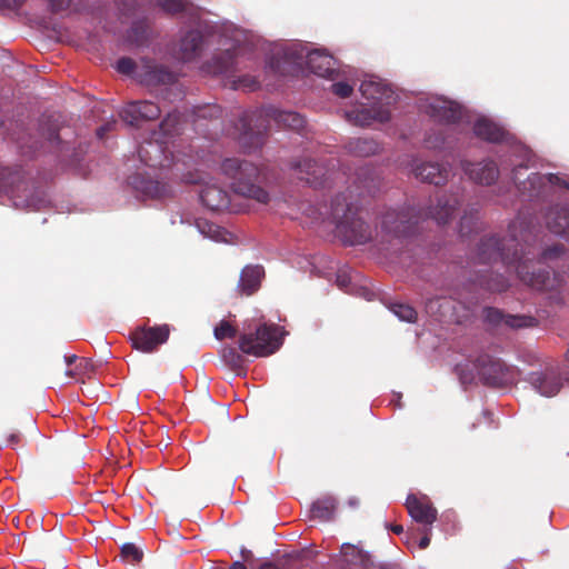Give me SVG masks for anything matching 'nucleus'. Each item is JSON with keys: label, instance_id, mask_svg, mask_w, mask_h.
<instances>
[{"label": "nucleus", "instance_id": "cd10ccee", "mask_svg": "<svg viewBox=\"0 0 569 569\" xmlns=\"http://www.w3.org/2000/svg\"><path fill=\"white\" fill-rule=\"evenodd\" d=\"M479 229V212L476 209L465 210L459 223V233L461 237H468Z\"/></svg>", "mask_w": 569, "mask_h": 569}, {"label": "nucleus", "instance_id": "f03ea898", "mask_svg": "<svg viewBox=\"0 0 569 569\" xmlns=\"http://www.w3.org/2000/svg\"><path fill=\"white\" fill-rule=\"evenodd\" d=\"M360 92L366 102L359 109L345 112L346 119L360 127L370 126L373 121H386L390 117L389 89L381 79L369 77L360 84Z\"/></svg>", "mask_w": 569, "mask_h": 569}, {"label": "nucleus", "instance_id": "393cba45", "mask_svg": "<svg viewBox=\"0 0 569 569\" xmlns=\"http://www.w3.org/2000/svg\"><path fill=\"white\" fill-rule=\"evenodd\" d=\"M337 501L332 497H325L315 501L311 506V513L313 518L321 521H329L333 518L336 512Z\"/></svg>", "mask_w": 569, "mask_h": 569}, {"label": "nucleus", "instance_id": "a18cd8bd", "mask_svg": "<svg viewBox=\"0 0 569 569\" xmlns=\"http://www.w3.org/2000/svg\"><path fill=\"white\" fill-rule=\"evenodd\" d=\"M240 555L243 561H248L252 557V552L247 548H241Z\"/></svg>", "mask_w": 569, "mask_h": 569}, {"label": "nucleus", "instance_id": "9b49d317", "mask_svg": "<svg viewBox=\"0 0 569 569\" xmlns=\"http://www.w3.org/2000/svg\"><path fill=\"white\" fill-rule=\"evenodd\" d=\"M332 217L341 231L345 233H350V243H362L371 238V234L368 232V228L362 220L353 219L349 223L348 214L345 212L342 207H340V204L333 206Z\"/></svg>", "mask_w": 569, "mask_h": 569}, {"label": "nucleus", "instance_id": "4468645a", "mask_svg": "<svg viewBox=\"0 0 569 569\" xmlns=\"http://www.w3.org/2000/svg\"><path fill=\"white\" fill-rule=\"evenodd\" d=\"M462 169L468 177L478 184L491 186L499 177V169L495 161L481 162L462 161Z\"/></svg>", "mask_w": 569, "mask_h": 569}, {"label": "nucleus", "instance_id": "f257e3e1", "mask_svg": "<svg viewBox=\"0 0 569 569\" xmlns=\"http://www.w3.org/2000/svg\"><path fill=\"white\" fill-rule=\"evenodd\" d=\"M531 222L520 213L508 228V237H483L477 246L476 259L479 263L500 260L508 268H515L518 278L539 291H557L562 286V277L548 270L536 271L531 263L538 250Z\"/></svg>", "mask_w": 569, "mask_h": 569}, {"label": "nucleus", "instance_id": "052dcab7", "mask_svg": "<svg viewBox=\"0 0 569 569\" xmlns=\"http://www.w3.org/2000/svg\"><path fill=\"white\" fill-rule=\"evenodd\" d=\"M416 540H417V537H416V536H415V537H412V541H413V543H416Z\"/></svg>", "mask_w": 569, "mask_h": 569}, {"label": "nucleus", "instance_id": "473e14b6", "mask_svg": "<svg viewBox=\"0 0 569 569\" xmlns=\"http://www.w3.org/2000/svg\"><path fill=\"white\" fill-rule=\"evenodd\" d=\"M234 52H231L230 49H226L224 57L217 58L214 61V67L212 68L213 73H226L229 72L234 64Z\"/></svg>", "mask_w": 569, "mask_h": 569}, {"label": "nucleus", "instance_id": "a878e982", "mask_svg": "<svg viewBox=\"0 0 569 569\" xmlns=\"http://www.w3.org/2000/svg\"><path fill=\"white\" fill-rule=\"evenodd\" d=\"M476 284L491 292H502L509 287L508 280L498 273L480 274L476 280Z\"/></svg>", "mask_w": 569, "mask_h": 569}, {"label": "nucleus", "instance_id": "2f4dec72", "mask_svg": "<svg viewBox=\"0 0 569 569\" xmlns=\"http://www.w3.org/2000/svg\"><path fill=\"white\" fill-rule=\"evenodd\" d=\"M446 144V132L443 129H431L426 138L425 146L430 150H439Z\"/></svg>", "mask_w": 569, "mask_h": 569}, {"label": "nucleus", "instance_id": "c756f323", "mask_svg": "<svg viewBox=\"0 0 569 569\" xmlns=\"http://www.w3.org/2000/svg\"><path fill=\"white\" fill-rule=\"evenodd\" d=\"M378 149L379 146L373 140L357 139L350 143V150L361 157L375 154Z\"/></svg>", "mask_w": 569, "mask_h": 569}, {"label": "nucleus", "instance_id": "2eb2a0df", "mask_svg": "<svg viewBox=\"0 0 569 569\" xmlns=\"http://www.w3.org/2000/svg\"><path fill=\"white\" fill-rule=\"evenodd\" d=\"M161 113L160 108L151 101L132 102L122 109L121 118L130 123L137 124L139 120H153Z\"/></svg>", "mask_w": 569, "mask_h": 569}, {"label": "nucleus", "instance_id": "09e8293b", "mask_svg": "<svg viewBox=\"0 0 569 569\" xmlns=\"http://www.w3.org/2000/svg\"><path fill=\"white\" fill-rule=\"evenodd\" d=\"M337 282L339 284L340 288H345L348 283V280L346 277H342V276H339L338 279H337Z\"/></svg>", "mask_w": 569, "mask_h": 569}, {"label": "nucleus", "instance_id": "9d476101", "mask_svg": "<svg viewBox=\"0 0 569 569\" xmlns=\"http://www.w3.org/2000/svg\"><path fill=\"white\" fill-rule=\"evenodd\" d=\"M485 320L492 326L505 325L511 329L533 328L538 326V320L528 315H509L493 307L483 309Z\"/></svg>", "mask_w": 569, "mask_h": 569}, {"label": "nucleus", "instance_id": "423d86ee", "mask_svg": "<svg viewBox=\"0 0 569 569\" xmlns=\"http://www.w3.org/2000/svg\"><path fill=\"white\" fill-rule=\"evenodd\" d=\"M116 68L118 72L133 77L147 86L168 83L173 80L171 72L150 60L142 59L136 62L130 58H121L118 60Z\"/></svg>", "mask_w": 569, "mask_h": 569}, {"label": "nucleus", "instance_id": "aec40b11", "mask_svg": "<svg viewBox=\"0 0 569 569\" xmlns=\"http://www.w3.org/2000/svg\"><path fill=\"white\" fill-rule=\"evenodd\" d=\"M340 555L345 563L367 567L373 565L372 557L358 545L342 543Z\"/></svg>", "mask_w": 569, "mask_h": 569}, {"label": "nucleus", "instance_id": "c85d7f7f", "mask_svg": "<svg viewBox=\"0 0 569 569\" xmlns=\"http://www.w3.org/2000/svg\"><path fill=\"white\" fill-rule=\"evenodd\" d=\"M391 218L388 211L380 213L376 218L375 232L376 239L389 241L391 237Z\"/></svg>", "mask_w": 569, "mask_h": 569}, {"label": "nucleus", "instance_id": "5fc2aeb1", "mask_svg": "<svg viewBox=\"0 0 569 569\" xmlns=\"http://www.w3.org/2000/svg\"><path fill=\"white\" fill-rule=\"evenodd\" d=\"M349 505H350V506H357V505H358V501H357V500H355V499H350V500H349Z\"/></svg>", "mask_w": 569, "mask_h": 569}, {"label": "nucleus", "instance_id": "13d9d810", "mask_svg": "<svg viewBox=\"0 0 569 569\" xmlns=\"http://www.w3.org/2000/svg\"><path fill=\"white\" fill-rule=\"evenodd\" d=\"M566 359L569 361V347H568V350L566 352Z\"/></svg>", "mask_w": 569, "mask_h": 569}, {"label": "nucleus", "instance_id": "4c0bfd02", "mask_svg": "<svg viewBox=\"0 0 569 569\" xmlns=\"http://www.w3.org/2000/svg\"><path fill=\"white\" fill-rule=\"evenodd\" d=\"M237 333V330L227 321H221L219 326L214 328V337L218 340H222L226 338H233Z\"/></svg>", "mask_w": 569, "mask_h": 569}, {"label": "nucleus", "instance_id": "6e6d98bb", "mask_svg": "<svg viewBox=\"0 0 569 569\" xmlns=\"http://www.w3.org/2000/svg\"><path fill=\"white\" fill-rule=\"evenodd\" d=\"M229 353H230V356H232V357H237V358H239V356H238L233 350H229Z\"/></svg>", "mask_w": 569, "mask_h": 569}, {"label": "nucleus", "instance_id": "ea45409f", "mask_svg": "<svg viewBox=\"0 0 569 569\" xmlns=\"http://www.w3.org/2000/svg\"><path fill=\"white\" fill-rule=\"evenodd\" d=\"M566 248L563 244H553L541 252V259L543 261L560 258L565 254Z\"/></svg>", "mask_w": 569, "mask_h": 569}, {"label": "nucleus", "instance_id": "bf43d9fd", "mask_svg": "<svg viewBox=\"0 0 569 569\" xmlns=\"http://www.w3.org/2000/svg\"><path fill=\"white\" fill-rule=\"evenodd\" d=\"M406 545H408V547L411 546V541L409 539L406 540Z\"/></svg>", "mask_w": 569, "mask_h": 569}, {"label": "nucleus", "instance_id": "de8ad7c7", "mask_svg": "<svg viewBox=\"0 0 569 569\" xmlns=\"http://www.w3.org/2000/svg\"><path fill=\"white\" fill-rule=\"evenodd\" d=\"M229 569H247L242 561H234Z\"/></svg>", "mask_w": 569, "mask_h": 569}, {"label": "nucleus", "instance_id": "ddd939ff", "mask_svg": "<svg viewBox=\"0 0 569 569\" xmlns=\"http://www.w3.org/2000/svg\"><path fill=\"white\" fill-rule=\"evenodd\" d=\"M406 507L411 518L423 527H431L437 520L438 511L427 497L409 495Z\"/></svg>", "mask_w": 569, "mask_h": 569}, {"label": "nucleus", "instance_id": "f8f14e48", "mask_svg": "<svg viewBox=\"0 0 569 569\" xmlns=\"http://www.w3.org/2000/svg\"><path fill=\"white\" fill-rule=\"evenodd\" d=\"M426 112L437 122L456 123L462 118V107L445 98H435L429 101Z\"/></svg>", "mask_w": 569, "mask_h": 569}, {"label": "nucleus", "instance_id": "6ab92c4d", "mask_svg": "<svg viewBox=\"0 0 569 569\" xmlns=\"http://www.w3.org/2000/svg\"><path fill=\"white\" fill-rule=\"evenodd\" d=\"M473 132L478 138L492 143L505 141L508 134L502 127L486 118L478 119L475 122Z\"/></svg>", "mask_w": 569, "mask_h": 569}, {"label": "nucleus", "instance_id": "58836bf2", "mask_svg": "<svg viewBox=\"0 0 569 569\" xmlns=\"http://www.w3.org/2000/svg\"><path fill=\"white\" fill-rule=\"evenodd\" d=\"M159 6L167 12L176 13L186 9V0H160Z\"/></svg>", "mask_w": 569, "mask_h": 569}, {"label": "nucleus", "instance_id": "864d4df0", "mask_svg": "<svg viewBox=\"0 0 569 569\" xmlns=\"http://www.w3.org/2000/svg\"><path fill=\"white\" fill-rule=\"evenodd\" d=\"M103 133H104V128H100V129H98L97 134H98L100 138H102Z\"/></svg>", "mask_w": 569, "mask_h": 569}, {"label": "nucleus", "instance_id": "72a5a7b5", "mask_svg": "<svg viewBox=\"0 0 569 569\" xmlns=\"http://www.w3.org/2000/svg\"><path fill=\"white\" fill-rule=\"evenodd\" d=\"M393 315L401 321L415 322L417 320V311L409 305L393 302Z\"/></svg>", "mask_w": 569, "mask_h": 569}, {"label": "nucleus", "instance_id": "a211bd4d", "mask_svg": "<svg viewBox=\"0 0 569 569\" xmlns=\"http://www.w3.org/2000/svg\"><path fill=\"white\" fill-rule=\"evenodd\" d=\"M200 199L211 210L229 208V194L216 183L206 184L200 192Z\"/></svg>", "mask_w": 569, "mask_h": 569}, {"label": "nucleus", "instance_id": "412c9836", "mask_svg": "<svg viewBox=\"0 0 569 569\" xmlns=\"http://www.w3.org/2000/svg\"><path fill=\"white\" fill-rule=\"evenodd\" d=\"M263 269L259 266H247L240 274L238 288L246 296L252 295L260 286Z\"/></svg>", "mask_w": 569, "mask_h": 569}, {"label": "nucleus", "instance_id": "8fccbe9b", "mask_svg": "<svg viewBox=\"0 0 569 569\" xmlns=\"http://www.w3.org/2000/svg\"><path fill=\"white\" fill-rule=\"evenodd\" d=\"M392 530H393V533L399 535L402 532L403 529H402V526L393 523Z\"/></svg>", "mask_w": 569, "mask_h": 569}, {"label": "nucleus", "instance_id": "b1692460", "mask_svg": "<svg viewBox=\"0 0 569 569\" xmlns=\"http://www.w3.org/2000/svg\"><path fill=\"white\" fill-rule=\"evenodd\" d=\"M268 116L283 128L300 130L305 126V119L293 111L270 109Z\"/></svg>", "mask_w": 569, "mask_h": 569}, {"label": "nucleus", "instance_id": "6e6552de", "mask_svg": "<svg viewBox=\"0 0 569 569\" xmlns=\"http://www.w3.org/2000/svg\"><path fill=\"white\" fill-rule=\"evenodd\" d=\"M168 325L157 326L152 328H140L137 329L132 336V346L134 349L141 352H152L158 346L164 343L169 338Z\"/></svg>", "mask_w": 569, "mask_h": 569}, {"label": "nucleus", "instance_id": "a19ab883", "mask_svg": "<svg viewBox=\"0 0 569 569\" xmlns=\"http://www.w3.org/2000/svg\"><path fill=\"white\" fill-rule=\"evenodd\" d=\"M332 92L340 98H347L352 92V87L347 82H336L331 86Z\"/></svg>", "mask_w": 569, "mask_h": 569}, {"label": "nucleus", "instance_id": "f3484780", "mask_svg": "<svg viewBox=\"0 0 569 569\" xmlns=\"http://www.w3.org/2000/svg\"><path fill=\"white\" fill-rule=\"evenodd\" d=\"M415 174L425 182L442 186L448 180L449 171L437 162H423L416 166Z\"/></svg>", "mask_w": 569, "mask_h": 569}, {"label": "nucleus", "instance_id": "39448f33", "mask_svg": "<svg viewBox=\"0 0 569 569\" xmlns=\"http://www.w3.org/2000/svg\"><path fill=\"white\" fill-rule=\"evenodd\" d=\"M282 339L278 327L261 325L256 333H244L239 338L240 350L254 357H267L274 353L281 346Z\"/></svg>", "mask_w": 569, "mask_h": 569}, {"label": "nucleus", "instance_id": "37998d69", "mask_svg": "<svg viewBox=\"0 0 569 569\" xmlns=\"http://www.w3.org/2000/svg\"><path fill=\"white\" fill-rule=\"evenodd\" d=\"M20 440V436L18 432H10L8 433L7 438H6V446H13L16 443H18Z\"/></svg>", "mask_w": 569, "mask_h": 569}, {"label": "nucleus", "instance_id": "20e7f679", "mask_svg": "<svg viewBox=\"0 0 569 569\" xmlns=\"http://www.w3.org/2000/svg\"><path fill=\"white\" fill-rule=\"evenodd\" d=\"M221 171L231 180V187L236 193L260 203L268 202V192L250 180L258 174V169L253 164L241 162L238 159H226L221 164Z\"/></svg>", "mask_w": 569, "mask_h": 569}, {"label": "nucleus", "instance_id": "e433bc0d", "mask_svg": "<svg viewBox=\"0 0 569 569\" xmlns=\"http://www.w3.org/2000/svg\"><path fill=\"white\" fill-rule=\"evenodd\" d=\"M561 218H563L565 222L563 223H560V222H557L556 220H551L549 223H550V227H551V232L557 234V236H560L562 238H565L567 241H569V222H568V216H561Z\"/></svg>", "mask_w": 569, "mask_h": 569}, {"label": "nucleus", "instance_id": "bb28decb", "mask_svg": "<svg viewBox=\"0 0 569 569\" xmlns=\"http://www.w3.org/2000/svg\"><path fill=\"white\" fill-rule=\"evenodd\" d=\"M298 177L301 180H306L308 183L317 184L319 177L322 174V167L310 159H306L296 166Z\"/></svg>", "mask_w": 569, "mask_h": 569}, {"label": "nucleus", "instance_id": "1a4fd4ad", "mask_svg": "<svg viewBox=\"0 0 569 569\" xmlns=\"http://www.w3.org/2000/svg\"><path fill=\"white\" fill-rule=\"evenodd\" d=\"M476 368L485 385L499 387L508 381V368L499 360L488 355L480 356L477 359Z\"/></svg>", "mask_w": 569, "mask_h": 569}, {"label": "nucleus", "instance_id": "4be33fe9", "mask_svg": "<svg viewBox=\"0 0 569 569\" xmlns=\"http://www.w3.org/2000/svg\"><path fill=\"white\" fill-rule=\"evenodd\" d=\"M532 386L546 397L557 395L561 388L559 378L553 373H533L531 376Z\"/></svg>", "mask_w": 569, "mask_h": 569}, {"label": "nucleus", "instance_id": "f704fd0d", "mask_svg": "<svg viewBox=\"0 0 569 569\" xmlns=\"http://www.w3.org/2000/svg\"><path fill=\"white\" fill-rule=\"evenodd\" d=\"M121 553L124 559L131 561L132 563L139 562L143 557L142 550L134 543H124L121 547Z\"/></svg>", "mask_w": 569, "mask_h": 569}, {"label": "nucleus", "instance_id": "c03bdc74", "mask_svg": "<svg viewBox=\"0 0 569 569\" xmlns=\"http://www.w3.org/2000/svg\"><path fill=\"white\" fill-rule=\"evenodd\" d=\"M53 10L62 9L69 0H49Z\"/></svg>", "mask_w": 569, "mask_h": 569}, {"label": "nucleus", "instance_id": "dca6fc26", "mask_svg": "<svg viewBox=\"0 0 569 569\" xmlns=\"http://www.w3.org/2000/svg\"><path fill=\"white\" fill-rule=\"evenodd\" d=\"M311 72L320 77H329L335 70V59L325 50H312L306 56Z\"/></svg>", "mask_w": 569, "mask_h": 569}, {"label": "nucleus", "instance_id": "603ef678", "mask_svg": "<svg viewBox=\"0 0 569 569\" xmlns=\"http://www.w3.org/2000/svg\"><path fill=\"white\" fill-rule=\"evenodd\" d=\"M433 305H439L440 307H442V303H440V301H439V300L430 301V303H429V308H432V307H433Z\"/></svg>", "mask_w": 569, "mask_h": 569}, {"label": "nucleus", "instance_id": "c9c22d12", "mask_svg": "<svg viewBox=\"0 0 569 569\" xmlns=\"http://www.w3.org/2000/svg\"><path fill=\"white\" fill-rule=\"evenodd\" d=\"M199 228L202 233L208 234L210 238H212L216 241H226V234L224 231L220 229V227L212 224V223H203L199 224Z\"/></svg>", "mask_w": 569, "mask_h": 569}, {"label": "nucleus", "instance_id": "3c124183", "mask_svg": "<svg viewBox=\"0 0 569 569\" xmlns=\"http://www.w3.org/2000/svg\"><path fill=\"white\" fill-rule=\"evenodd\" d=\"M76 359V356L66 357L67 365H71Z\"/></svg>", "mask_w": 569, "mask_h": 569}, {"label": "nucleus", "instance_id": "7ed1b4c3", "mask_svg": "<svg viewBox=\"0 0 569 569\" xmlns=\"http://www.w3.org/2000/svg\"><path fill=\"white\" fill-rule=\"evenodd\" d=\"M459 206L460 198L457 194L445 193L439 196L436 203L430 204L423 212L417 213L415 209H410L407 212H399L396 218H393V238L413 236L422 218H430L438 224H446L452 219Z\"/></svg>", "mask_w": 569, "mask_h": 569}, {"label": "nucleus", "instance_id": "7c9ffc66", "mask_svg": "<svg viewBox=\"0 0 569 569\" xmlns=\"http://www.w3.org/2000/svg\"><path fill=\"white\" fill-rule=\"evenodd\" d=\"M142 191L151 198H162L170 193V188L164 182L149 180L142 187Z\"/></svg>", "mask_w": 569, "mask_h": 569}, {"label": "nucleus", "instance_id": "79ce46f5", "mask_svg": "<svg viewBox=\"0 0 569 569\" xmlns=\"http://www.w3.org/2000/svg\"><path fill=\"white\" fill-rule=\"evenodd\" d=\"M430 527H423L422 537L418 541L420 549H426L430 545Z\"/></svg>", "mask_w": 569, "mask_h": 569}, {"label": "nucleus", "instance_id": "4d7b16f0", "mask_svg": "<svg viewBox=\"0 0 569 569\" xmlns=\"http://www.w3.org/2000/svg\"><path fill=\"white\" fill-rule=\"evenodd\" d=\"M269 568H270V565L266 563V565L261 566L260 569H269Z\"/></svg>", "mask_w": 569, "mask_h": 569}, {"label": "nucleus", "instance_id": "0eeeda50", "mask_svg": "<svg viewBox=\"0 0 569 569\" xmlns=\"http://www.w3.org/2000/svg\"><path fill=\"white\" fill-rule=\"evenodd\" d=\"M527 170L526 166H518L512 171V179L522 194H527L529 198H537L545 193V189L551 184L563 186L569 189V184L562 181L557 174H541L533 172L527 177L526 180H521L522 171Z\"/></svg>", "mask_w": 569, "mask_h": 569}, {"label": "nucleus", "instance_id": "5701e85b", "mask_svg": "<svg viewBox=\"0 0 569 569\" xmlns=\"http://www.w3.org/2000/svg\"><path fill=\"white\" fill-rule=\"evenodd\" d=\"M202 46V36L199 31H189L180 41V58L184 61L194 59Z\"/></svg>", "mask_w": 569, "mask_h": 569}, {"label": "nucleus", "instance_id": "49530a36", "mask_svg": "<svg viewBox=\"0 0 569 569\" xmlns=\"http://www.w3.org/2000/svg\"><path fill=\"white\" fill-rule=\"evenodd\" d=\"M170 122H171V116H169L167 119H164L161 123V128L163 129V131L166 133H168L170 130L168 129V127L170 126Z\"/></svg>", "mask_w": 569, "mask_h": 569}]
</instances>
